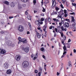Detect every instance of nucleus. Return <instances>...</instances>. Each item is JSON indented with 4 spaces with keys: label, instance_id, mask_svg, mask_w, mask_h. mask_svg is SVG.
Listing matches in <instances>:
<instances>
[{
    "label": "nucleus",
    "instance_id": "603ef678",
    "mask_svg": "<svg viewBox=\"0 0 76 76\" xmlns=\"http://www.w3.org/2000/svg\"><path fill=\"white\" fill-rule=\"evenodd\" d=\"M75 13L74 12H72V13H70V15H75Z\"/></svg>",
    "mask_w": 76,
    "mask_h": 76
},
{
    "label": "nucleus",
    "instance_id": "09e8293b",
    "mask_svg": "<svg viewBox=\"0 0 76 76\" xmlns=\"http://www.w3.org/2000/svg\"><path fill=\"white\" fill-rule=\"evenodd\" d=\"M21 42H22V40H19V41L18 42V44H20V43Z\"/></svg>",
    "mask_w": 76,
    "mask_h": 76
},
{
    "label": "nucleus",
    "instance_id": "9d476101",
    "mask_svg": "<svg viewBox=\"0 0 76 76\" xmlns=\"http://www.w3.org/2000/svg\"><path fill=\"white\" fill-rule=\"evenodd\" d=\"M4 4H7V5L8 6H9V2L8 1H4Z\"/></svg>",
    "mask_w": 76,
    "mask_h": 76
},
{
    "label": "nucleus",
    "instance_id": "bf43d9fd",
    "mask_svg": "<svg viewBox=\"0 0 76 76\" xmlns=\"http://www.w3.org/2000/svg\"><path fill=\"white\" fill-rule=\"evenodd\" d=\"M64 16H65V17L66 18V17H67V14H65Z\"/></svg>",
    "mask_w": 76,
    "mask_h": 76
},
{
    "label": "nucleus",
    "instance_id": "6e6552de",
    "mask_svg": "<svg viewBox=\"0 0 76 76\" xmlns=\"http://www.w3.org/2000/svg\"><path fill=\"white\" fill-rule=\"evenodd\" d=\"M21 41L23 44L26 43V39H25V38L22 39H21Z\"/></svg>",
    "mask_w": 76,
    "mask_h": 76
},
{
    "label": "nucleus",
    "instance_id": "58836bf2",
    "mask_svg": "<svg viewBox=\"0 0 76 76\" xmlns=\"http://www.w3.org/2000/svg\"><path fill=\"white\" fill-rule=\"evenodd\" d=\"M22 6L23 7H26V4H23L22 5Z\"/></svg>",
    "mask_w": 76,
    "mask_h": 76
},
{
    "label": "nucleus",
    "instance_id": "e433bc0d",
    "mask_svg": "<svg viewBox=\"0 0 76 76\" xmlns=\"http://www.w3.org/2000/svg\"><path fill=\"white\" fill-rule=\"evenodd\" d=\"M66 53V51H64V53H63V54L64 55V54H65Z\"/></svg>",
    "mask_w": 76,
    "mask_h": 76
},
{
    "label": "nucleus",
    "instance_id": "b1692460",
    "mask_svg": "<svg viewBox=\"0 0 76 76\" xmlns=\"http://www.w3.org/2000/svg\"><path fill=\"white\" fill-rule=\"evenodd\" d=\"M8 42H9L8 44V45H11V43L12 42L10 41H8Z\"/></svg>",
    "mask_w": 76,
    "mask_h": 76
},
{
    "label": "nucleus",
    "instance_id": "9b49d317",
    "mask_svg": "<svg viewBox=\"0 0 76 76\" xmlns=\"http://www.w3.org/2000/svg\"><path fill=\"white\" fill-rule=\"evenodd\" d=\"M10 5L12 7H15V4H14V2H11Z\"/></svg>",
    "mask_w": 76,
    "mask_h": 76
},
{
    "label": "nucleus",
    "instance_id": "7ed1b4c3",
    "mask_svg": "<svg viewBox=\"0 0 76 76\" xmlns=\"http://www.w3.org/2000/svg\"><path fill=\"white\" fill-rule=\"evenodd\" d=\"M22 49L24 50L26 53H28L29 50V48L28 47H26V48H23Z\"/></svg>",
    "mask_w": 76,
    "mask_h": 76
},
{
    "label": "nucleus",
    "instance_id": "052dcab7",
    "mask_svg": "<svg viewBox=\"0 0 76 76\" xmlns=\"http://www.w3.org/2000/svg\"><path fill=\"white\" fill-rule=\"evenodd\" d=\"M62 3H65L64 1L63 0H62Z\"/></svg>",
    "mask_w": 76,
    "mask_h": 76
},
{
    "label": "nucleus",
    "instance_id": "2eb2a0df",
    "mask_svg": "<svg viewBox=\"0 0 76 76\" xmlns=\"http://www.w3.org/2000/svg\"><path fill=\"white\" fill-rule=\"evenodd\" d=\"M56 0H52V6H53V5H54V3H55V4H56Z\"/></svg>",
    "mask_w": 76,
    "mask_h": 76
},
{
    "label": "nucleus",
    "instance_id": "680f3d73",
    "mask_svg": "<svg viewBox=\"0 0 76 76\" xmlns=\"http://www.w3.org/2000/svg\"><path fill=\"white\" fill-rule=\"evenodd\" d=\"M30 34V33L29 32V31H28L27 33V34Z\"/></svg>",
    "mask_w": 76,
    "mask_h": 76
},
{
    "label": "nucleus",
    "instance_id": "864d4df0",
    "mask_svg": "<svg viewBox=\"0 0 76 76\" xmlns=\"http://www.w3.org/2000/svg\"><path fill=\"white\" fill-rule=\"evenodd\" d=\"M37 25L38 26H39L41 25V23H39Z\"/></svg>",
    "mask_w": 76,
    "mask_h": 76
},
{
    "label": "nucleus",
    "instance_id": "8fccbe9b",
    "mask_svg": "<svg viewBox=\"0 0 76 76\" xmlns=\"http://www.w3.org/2000/svg\"><path fill=\"white\" fill-rule=\"evenodd\" d=\"M13 18V17H9V19H11L12 18Z\"/></svg>",
    "mask_w": 76,
    "mask_h": 76
},
{
    "label": "nucleus",
    "instance_id": "4d7b16f0",
    "mask_svg": "<svg viewBox=\"0 0 76 76\" xmlns=\"http://www.w3.org/2000/svg\"><path fill=\"white\" fill-rule=\"evenodd\" d=\"M65 56V55L63 54V55L62 56H61V58H63V57H64Z\"/></svg>",
    "mask_w": 76,
    "mask_h": 76
},
{
    "label": "nucleus",
    "instance_id": "c9c22d12",
    "mask_svg": "<svg viewBox=\"0 0 76 76\" xmlns=\"http://www.w3.org/2000/svg\"><path fill=\"white\" fill-rule=\"evenodd\" d=\"M18 39L19 40H22V39H21V37H19L18 38Z\"/></svg>",
    "mask_w": 76,
    "mask_h": 76
},
{
    "label": "nucleus",
    "instance_id": "774afa93",
    "mask_svg": "<svg viewBox=\"0 0 76 76\" xmlns=\"http://www.w3.org/2000/svg\"><path fill=\"white\" fill-rule=\"evenodd\" d=\"M61 12H63V9H61L60 10V11Z\"/></svg>",
    "mask_w": 76,
    "mask_h": 76
},
{
    "label": "nucleus",
    "instance_id": "412c9836",
    "mask_svg": "<svg viewBox=\"0 0 76 76\" xmlns=\"http://www.w3.org/2000/svg\"><path fill=\"white\" fill-rule=\"evenodd\" d=\"M21 1H22L23 2H24V3H26V2H27L28 0H20Z\"/></svg>",
    "mask_w": 76,
    "mask_h": 76
},
{
    "label": "nucleus",
    "instance_id": "f3484780",
    "mask_svg": "<svg viewBox=\"0 0 76 76\" xmlns=\"http://www.w3.org/2000/svg\"><path fill=\"white\" fill-rule=\"evenodd\" d=\"M38 55V52H37V53H36V55H35V57H34L33 58V60H35V59H36V57H38V55Z\"/></svg>",
    "mask_w": 76,
    "mask_h": 76
},
{
    "label": "nucleus",
    "instance_id": "393cba45",
    "mask_svg": "<svg viewBox=\"0 0 76 76\" xmlns=\"http://www.w3.org/2000/svg\"><path fill=\"white\" fill-rule=\"evenodd\" d=\"M72 22H74L75 21V19H74V17H72Z\"/></svg>",
    "mask_w": 76,
    "mask_h": 76
},
{
    "label": "nucleus",
    "instance_id": "ea45409f",
    "mask_svg": "<svg viewBox=\"0 0 76 76\" xmlns=\"http://www.w3.org/2000/svg\"><path fill=\"white\" fill-rule=\"evenodd\" d=\"M56 10H59V8L58 7H56Z\"/></svg>",
    "mask_w": 76,
    "mask_h": 76
},
{
    "label": "nucleus",
    "instance_id": "4be33fe9",
    "mask_svg": "<svg viewBox=\"0 0 76 76\" xmlns=\"http://www.w3.org/2000/svg\"><path fill=\"white\" fill-rule=\"evenodd\" d=\"M42 69L40 67H39V72H40V73H41V72H42Z\"/></svg>",
    "mask_w": 76,
    "mask_h": 76
},
{
    "label": "nucleus",
    "instance_id": "13d9d810",
    "mask_svg": "<svg viewBox=\"0 0 76 76\" xmlns=\"http://www.w3.org/2000/svg\"><path fill=\"white\" fill-rule=\"evenodd\" d=\"M59 75H60V73H58V72H57V76H58Z\"/></svg>",
    "mask_w": 76,
    "mask_h": 76
},
{
    "label": "nucleus",
    "instance_id": "0eeeda50",
    "mask_svg": "<svg viewBox=\"0 0 76 76\" xmlns=\"http://www.w3.org/2000/svg\"><path fill=\"white\" fill-rule=\"evenodd\" d=\"M64 26L65 28H69V24L68 23L66 22L65 24H64Z\"/></svg>",
    "mask_w": 76,
    "mask_h": 76
},
{
    "label": "nucleus",
    "instance_id": "338daca9",
    "mask_svg": "<svg viewBox=\"0 0 76 76\" xmlns=\"http://www.w3.org/2000/svg\"><path fill=\"white\" fill-rule=\"evenodd\" d=\"M72 31H76V29H75V28H74L72 29Z\"/></svg>",
    "mask_w": 76,
    "mask_h": 76
},
{
    "label": "nucleus",
    "instance_id": "c756f323",
    "mask_svg": "<svg viewBox=\"0 0 76 76\" xmlns=\"http://www.w3.org/2000/svg\"><path fill=\"white\" fill-rule=\"evenodd\" d=\"M42 57L45 60H46V58H45V56L43 55H42Z\"/></svg>",
    "mask_w": 76,
    "mask_h": 76
},
{
    "label": "nucleus",
    "instance_id": "dca6fc26",
    "mask_svg": "<svg viewBox=\"0 0 76 76\" xmlns=\"http://www.w3.org/2000/svg\"><path fill=\"white\" fill-rule=\"evenodd\" d=\"M37 38H41V34H40L39 33H38L37 34Z\"/></svg>",
    "mask_w": 76,
    "mask_h": 76
},
{
    "label": "nucleus",
    "instance_id": "6e6d98bb",
    "mask_svg": "<svg viewBox=\"0 0 76 76\" xmlns=\"http://www.w3.org/2000/svg\"><path fill=\"white\" fill-rule=\"evenodd\" d=\"M74 27L75 28V29H76V23L75 24L74 26Z\"/></svg>",
    "mask_w": 76,
    "mask_h": 76
},
{
    "label": "nucleus",
    "instance_id": "a878e982",
    "mask_svg": "<svg viewBox=\"0 0 76 76\" xmlns=\"http://www.w3.org/2000/svg\"><path fill=\"white\" fill-rule=\"evenodd\" d=\"M18 9H22V7H21V5H18Z\"/></svg>",
    "mask_w": 76,
    "mask_h": 76
},
{
    "label": "nucleus",
    "instance_id": "69168bd1",
    "mask_svg": "<svg viewBox=\"0 0 76 76\" xmlns=\"http://www.w3.org/2000/svg\"><path fill=\"white\" fill-rule=\"evenodd\" d=\"M33 3H36V0H34L33 1Z\"/></svg>",
    "mask_w": 76,
    "mask_h": 76
},
{
    "label": "nucleus",
    "instance_id": "4468645a",
    "mask_svg": "<svg viewBox=\"0 0 76 76\" xmlns=\"http://www.w3.org/2000/svg\"><path fill=\"white\" fill-rule=\"evenodd\" d=\"M63 48L64 49V51H66L67 50V49L66 48V45H64Z\"/></svg>",
    "mask_w": 76,
    "mask_h": 76
},
{
    "label": "nucleus",
    "instance_id": "c03bdc74",
    "mask_svg": "<svg viewBox=\"0 0 76 76\" xmlns=\"http://www.w3.org/2000/svg\"><path fill=\"white\" fill-rule=\"evenodd\" d=\"M28 24L30 27H31V24L30 23H28Z\"/></svg>",
    "mask_w": 76,
    "mask_h": 76
},
{
    "label": "nucleus",
    "instance_id": "a211bd4d",
    "mask_svg": "<svg viewBox=\"0 0 76 76\" xmlns=\"http://www.w3.org/2000/svg\"><path fill=\"white\" fill-rule=\"evenodd\" d=\"M43 30L44 31H45V29L47 28V26L45 25L43 27Z\"/></svg>",
    "mask_w": 76,
    "mask_h": 76
},
{
    "label": "nucleus",
    "instance_id": "a18cd8bd",
    "mask_svg": "<svg viewBox=\"0 0 76 76\" xmlns=\"http://www.w3.org/2000/svg\"><path fill=\"white\" fill-rule=\"evenodd\" d=\"M41 20H42V21H44V18H41Z\"/></svg>",
    "mask_w": 76,
    "mask_h": 76
},
{
    "label": "nucleus",
    "instance_id": "79ce46f5",
    "mask_svg": "<svg viewBox=\"0 0 76 76\" xmlns=\"http://www.w3.org/2000/svg\"><path fill=\"white\" fill-rule=\"evenodd\" d=\"M39 76H41V72H39L38 73Z\"/></svg>",
    "mask_w": 76,
    "mask_h": 76
},
{
    "label": "nucleus",
    "instance_id": "e2e57ef3",
    "mask_svg": "<svg viewBox=\"0 0 76 76\" xmlns=\"http://www.w3.org/2000/svg\"><path fill=\"white\" fill-rule=\"evenodd\" d=\"M53 13H54V14H57V12H53Z\"/></svg>",
    "mask_w": 76,
    "mask_h": 76
},
{
    "label": "nucleus",
    "instance_id": "5701e85b",
    "mask_svg": "<svg viewBox=\"0 0 76 76\" xmlns=\"http://www.w3.org/2000/svg\"><path fill=\"white\" fill-rule=\"evenodd\" d=\"M40 50L42 51H44V48L42 47V48H41L40 49Z\"/></svg>",
    "mask_w": 76,
    "mask_h": 76
},
{
    "label": "nucleus",
    "instance_id": "72a5a7b5",
    "mask_svg": "<svg viewBox=\"0 0 76 76\" xmlns=\"http://www.w3.org/2000/svg\"><path fill=\"white\" fill-rule=\"evenodd\" d=\"M45 23H47V18L45 20Z\"/></svg>",
    "mask_w": 76,
    "mask_h": 76
},
{
    "label": "nucleus",
    "instance_id": "6ab92c4d",
    "mask_svg": "<svg viewBox=\"0 0 76 76\" xmlns=\"http://www.w3.org/2000/svg\"><path fill=\"white\" fill-rule=\"evenodd\" d=\"M35 23L36 25H38L39 23V21L38 20H36L35 22Z\"/></svg>",
    "mask_w": 76,
    "mask_h": 76
},
{
    "label": "nucleus",
    "instance_id": "4c0bfd02",
    "mask_svg": "<svg viewBox=\"0 0 76 76\" xmlns=\"http://www.w3.org/2000/svg\"><path fill=\"white\" fill-rule=\"evenodd\" d=\"M61 37H63L64 35L63 33H61Z\"/></svg>",
    "mask_w": 76,
    "mask_h": 76
},
{
    "label": "nucleus",
    "instance_id": "37998d69",
    "mask_svg": "<svg viewBox=\"0 0 76 76\" xmlns=\"http://www.w3.org/2000/svg\"><path fill=\"white\" fill-rule=\"evenodd\" d=\"M1 34H4V32L3 31H1Z\"/></svg>",
    "mask_w": 76,
    "mask_h": 76
},
{
    "label": "nucleus",
    "instance_id": "cd10ccee",
    "mask_svg": "<svg viewBox=\"0 0 76 76\" xmlns=\"http://www.w3.org/2000/svg\"><path fill=\"white\" fill-rule=\"evenodd\" d=\"M1 25H4V22L3 21H1Z\"/></svg>",
    "mask_w": 76,
    "mask_h": 76
},
{
    "label": "nucleus",
    "instance_id": "c85d7f7f",
    "mask_svg": "<svg viewBox=\"0 0 76 76\" xmlns=\"http://www.w3.org/2000/svg\"><path fill=\"white\" fill-rule=\"evenodd\" d=\"M38 72V71L36 69L35 70L34 73H37Z\"/></svg>",
    "mask_w": 76,
    "mask_h": 76
},
{
    "label": "nucleus",
    "instance_id": "473e14b6",
    "mask_svg": "<svg viewBox=\"0 0 76 76\" xmlns=\"http://www.w3.org/2000/svg\"><path fill=\"white\" fill-rule=\"evenodd\" d=\"M72 6H76V4H73V3H72Z\"/></svg>",
    "mask_w": 76,
    "mask_h": 76
},
{
    "label": "nucleus",
    "instance_id": "49530a36",
    "mask_svg": "<svg viewBox=\"0 0 76 76\" xmlns=\"http://www.w3.org/2000/svg\"><path fill=\"white\" fill-rule=\"evenodd\" d=\"M40 15L42 16H44V14H41Z\"/></svg>",
    "mask_w": 76,
    "mask_h": 76
},
{
    "label": "nucleus",
    "instance_id": "39448f33",
    "mask_svg": "<svg viewBox=\"0 0 76 76\" xmlns=\"http://www.w3.org/2000/svg\"><path fill=\"white\" fill-rule=\"evenodd\" d=\"M4 69H7L9 68V64L7 63H5L4 65Z\"/></svg>",
    "mask_w": 76,
    "mask_h": 76
},
{
    "label": "nucleus",
    "instance_id": "ddd939ff",
    "mask_svg": "<svg viewBox=\"0 0 76 76\" xmlns=\"http://www.w3.org/2000/svg\"><path fill=\"white\" fill-rule=\"evenodd\" d=\"M62 19L61 18V22L59 23V26H61V25H62V24H63L64 23V22H63V20H62Z\"/></svg>",
    "mask_w": 76,
    "mask_h": 76
},
{
    "label": "nucleus",
    "instance_id": "f03ea898",
    "mask_svg": "<svg viewBox=\"0 0 76 76\" xmlns=\"http://www.w3.org/2000/svg\"><path fill=\"white\" fill-rule=\"evenodd\" d=\"M29 63H28V62L27 61H24L23 63V67H24V68L27 67Z\"/></svg>",
    "mask_w": 76,
    "mask_h": 76
},
{
    "label": "nucleus",
    "instance_id": "bb28decb",
    "mask_svg": "<svg viewBox=\"0 0 76 76\" xmlns=\"http://www.w3.org/2000/svg\"><path fill=\"white\" fill-rule=\"evenodd\" d=\"M43 8V10H42L43 12H45V9L44 7H42Z\"/></svg>",
    "mask_w": 76,
    "mask_h": 76
},
{
    "label": "nucleus",
    "instance_id": "2f4dec72",
    "mask_svg": "<svg viewBox=\"0 0 76 76\" xmlns=\"http://www.w3.org/2000/svg\"><path fill=\"white\" fill-rule=\"evenodd\" d=\"M48 22H50L51 20V19L50 18V17H48Z\"/></svg>",
    "mask_w": 76,
    "mask_h": 76
},
{
    "label": "nucleus",
    "instance_id": "423d86ee",
    "mask_svg": "<svg viewBox=\"0 0 76 76\" xmlns=\"http://www.w3.org/2000/svg\"><path fill=\"white\" fill-rule=\"evenodd\" d=\"M6 53V51L4 49H1V54H5Z\"/></svg>",
    "mask_w": 76,
    "mask_h": 76
},
{
    "label": "nucleus",
    "instance_id": "a19ab883",
    "mask_svg": "<svg viewBox=\"0 0 76 76\" xmlns=\"http://www.w3.org/2000/svg\"><path fill=\"white\" fill-rule=\"evenodd\" d=\"M71 42V39H69L68 42Z\"/></svg>",
    "mask_w": 76,
    "mask_h": 76
},
{
    "label": "nucleus",
    "instance_id": "1a4fd4ad",
    "mask_svg": "<svg viewBox=\"0 0 76 76\" xmlns=\"http://www.w3.org/2000/svg\"><path fill=\"white\" fill-rule=\"evenodd\" d=\"M11 73H12V70L11 69L8 70L7 71V74L9 75V74H11Z\"/></svg>",
    "mask_w": 76,
    "mask_h": 76
},
{
    "label": "nucleus",
    "instance_id": "20e7f679",
    "mask_svg": "<svg viewBox=\"0 0 76 76\" xmlns=\"http://www.w3.org/2000/svg\"><path fill=\"white\" fill-rule=\"evenodd\" d=\"M21 58V56L20 55H17L15 57V59L17 61H19Z\"/></svg>",
    "mask_w": 76,
    "mask_h": 76
},
{
    "label": "nucleus",
    "instance_id": "0e129e2a",
    "mask_svg": "<svg viewBox=\"0 0 76 76\" xmlns=\"http://www.w3.org/2000/svg\"><path fill=\"white\" fill-rule=\"evenodd\" d=\"M68 66H72V64H68Z\"/></svg>",
    "mask_w": 76,
    "mask_h": 76
},
{
    "label": "nucleus",
    "instance_id": "f257e3e1",
    "mask_svg": "<svg viewBox=\"0 0 76 76\" xmlns=\"http://www.w3.org/2000/svg\"><path fill=\"white\" fill-rule=\"evenodd\" d=\"M17 29L19 31V32H23L24 30L23 27L22 25H19L17 27Z\"/></svg>",
    "mask_w": 76,
    "mask_h": 76
},
{
    "label": "nucleus",
    "instance_id": "de8ad7c7",
    "mask_svg": "<svg viewBox=\"0 0 76 76\" xmlns=\"http://www.w3.org/2000/svg\"><path fill=\"white\" fill-rule=\"evenodd\" d=\"M34 54H32L31 55V58H33V57H34Z\"/></svg>",
    "mask_w": 76,
    "mask_h": 76
},
{
    "label": "nucleus",
    "instance_id": "f704fd0d",
    "mask_svg": "<svg viewBox=\"0 0 76 76\" xmlns=\"http://www.w3.org/2000/svg\"><path fill=\"white\" fill-rule=\"evenodd\" d=\"M60 6L61 7L62 9H64V7H63V4H61V5H60Z\"/></svg>",
    "mask_w": 76,
    "mask_h": 76
},
{
    "label": "nucleus",
    "instance_id": "5fc2aeb1",
    "mask_svg": "<svg viewBox=\"0 0 76 76\" xmlns=\"http://www.w3.org/2000/svg\"><path fill=\"white\" fill-rule=\"evenodd\" d=\"M25 15H28V12H27V11H26L25 12Z\"/></svg>",
    "mask_w": 76,
    "mask_h": 76
},
{
    "label": "nucleus",
    "instance_id": "7c9ffc66",
    "mask_svg": "<svg viewBox=\"0 0 76 76\" xmlns=\"http://www.w3.org/2000/svg\"><path fill=\"white\" fill-rule=\"evenodd\" d=\"M65 20H66V21H67V22H70V20H69V19H65Z\"/></svg>",
    "mask_w": 76,
    "mask_h": 76
},
{
    "label": "nucleus",
    "instance_id": "aec40b11",
    "mask_svg": "<svg viewBox=\"0 0 76 76\" xmlns=\"http://www.w3.org/2000/svg\"><path fill=\"white\" fill-rule=\"evenodd\" d=\"M28 19V20H31V16L30 15H28L27 16Z\"/></svg>",
    "mask_w": 76,
    "mask_h": 76
},
{
    "label": "nucleus",
    "instance_id": "f8f14e48",
    "mask_svg": "<svg viewBox=\"0 0 76 76\" xmlns=\"http://www.w3.org/2000/svg\"><path fill=\"white\" fill-rule=\"evenodd\" d=\"M61 28L62 31H66V28H64V27H63V26H61Z\"/></svg>",
    "mask_w": 76,
    "mask_h": 76
},
{
    "label": "nucleus",
    "instance_id": "3c124183",
    "mask_svg": "<svg viewBox=\"0 0 76 76\" xmlns=\"http://www.w3.org/2000/svg\"><path fill=\"white\" fill-rule=\"evenodd\" d=\"M64 13H66L67 12H66V10H64Z\"/></svg>",
    "mask_w": 76,
    "mask_h": 76
}]
</instances>
